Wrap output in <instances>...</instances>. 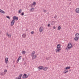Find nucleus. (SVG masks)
<instances>
[{
  "mask_svg": "<svg viewBox=\"0 0 79 79\" xmlns=\"http://www.w3.org/2000/svg\"><path fill=\"white\" fill-rule=\"evenodd\" d=\"M67 46L69 49H70L72 48V44L70 43L68 44Z\"/></svg>",
  "mask_w": 79,
  "mask_h": 79,
  "instance_id": "obj_1",
  "label": "nucleus"
},
{
  "mask_svg": "<svg viewBox=\"0 0 79 79\" xmlns=\"http://www.w3.org/2000/svg\"><path fill=\"white\" fill-rule=\"evenodd\" d=\"M31 56L32 57V60H34V59H35L36 58V55L35 54H34V55H31Z\"/></svg>",
  "mask_w": 79,
  "mask_h": 79,
  "instance_id": "obj_2",
  "label": "nucleus"
},
{
  "mask_svg": "<svg viewBox=\"0 0 79 79\" xmlns=\"http://www.w3.org/2000/svg\"><path fill=\"white\" fill-rule=\"evenodd\" d=\"M44 31V28L42 27H40L39 28V31L40 32H42Z\"/></svg>",
  "mask_w": 79,
  "mask_h": 79,
  "instance_id": "obj_3",
  "label": "nucleus"
},
{
  "mask_svg": "<svg viewBox=\"0 0 79 79\" xmlns=\"http://www.w3.org/2000/svg\"><path fill=\"white\" fill-rule=\"evenodd\" d=\"M28 77V76L27 75V74H25L23 75L22 78L23 79H26L27 77Z\"/></svg>",
  "mask_w": 79,
  "mask_h": 79,
  "instance_id": "obj_4",
  "label": "nucleus"
},
{
  "mask_svg": "<svg viewBox=\"0 0 79 79\" xmlns=\"http://www.w3.org/2000/svg\"><path fill=\"white\" fill-rule=\"evenodd\" d=\"M15 20H16V21H18V17H16V16H14L13 17V20L14 21H15Z\"/></svg>",
  "mask_w": 79,
  "mask_h": 79,
  "instance_id": "obj_5",
  "label": "nucleus"
},
{
  "mask_svg": "<svg viewBox=\"0 0 79 79\" xmlns=\"http://www.w3.org/2000/svg\"><path fill=\"white\" fill-rule=\"evenodd\" d=\"M15 21H14L13 20H12L10 23L11 26H13V25H14V24H15Z\"/></svg>",
  "mask_w": 79,
  "mask_h": 79,
  "instance_id": "obj_6",
  "label": "nucleus"
},
{
  "mask_svg": "<svg viewBox=\"0 0 79 79\" xmlns=\"http://www.w3.org/2000/svg\"><path fill=\"white\" fill-rule=\"evenodd\" d=\"M60 50H61V48H57L56 49V53H57V52H60Z\"/></svg>",
  "mask_w": 79,
  "mask_h": 79,
  "instance_id": "obj_7",
  "label": "nucleus"
},
{
  "mask_svg": "<svg viewBox=\"0 0 79 79\" xmlns=\"http://www.w3.org/2000/svg\"><path fill=\"white\" fill-rule=\"evenodd\" d=\"M43 68H44V66H39L38 67V69H43Z\"/></svg>",
  "mask_w": 79,
  "mask_h": 79,
  "instance_id": "obj_8",
  "label": "nucleus"
},
{
  "mask_svg": "<svg viewBox=\"0 0 79 79\" xmlns=\"http://www.w3.org/2000/svg\"><path fill=\"white\" fill-rule=\"evenodd\" d=\"M48 67H45L44 68H43L44 71H46L48 69Z\"/></svg>",
  "mask_w": 79,
  "mask_h": 79,
  "instance_id": "obj_9",
  "label": "nucleus"
},
{
  "mask_svg": "<svg viewBox=\"0 0 79 79\" xmlns=\"http://www.w3.org/2000/svg\"><path fill=\"white\" fill-rule=\"evenodd\" d=\"M34 10H35V9L32 8L30 9V11L31 12H33V11H34Z\"/></svg>",
  "mask_w": 79,
  "mask_h": 79,
  "instance_id": "obj_10",
  "label": "nucleus"
},
{
  "mask_svg": "<svg viewBox=\"0 0 79 79\" xmlns=\"http://www.w3.org/2000/svg\"><path fill=\"white\" fill-rule=\"evenodd\" d=\"M75 11L77 13H79V8H77L76 9Z\"/></svg>",
  "mask_w": 79,
  "mask_h": 79,
  "instance_id": "obj_11",
  "label": "nucleus"
},
{
  "mask_svg": "<svg viewBox=\"0 0 79 79\" xmlns=\"http://www.w3.org/2000/svg\"><path fill=\"white\" fill-rule=\"evenodd\" d=\"M0 13H3V14H5V12L4 11L2 10L1 9H0Z\"/></svg>",
  "mask_w": 79,
  "mask_h": 79,
  "instance_id": "obj_12",
  "label": "nucleus"
},
{
  "mask_svg": "<svg viewBox=\"0 0 79 79\" xmlns=\"http://www.w3.org/2000/svg\"><path fill=\"white\" fill-rule=\"evenodd\" d=\"M75 36L76 37L79 38V34L78 33L76 34L75 35Z\"/></svg>",
  "mask_w": 79,
  "mask_h": 79,
  "instance_id": "obj_13",
  "label": "nucleus"
},
{
  "mask_svg": "<svg viewBox=\"0 0 79 79\" xmlns=\"http://www.w3.org/2000/svg\"><path fill=\"white\" fill-rule=\"evenodd\" d=\"M22 37L23 38H26V35L25 34H24L22 35Z\"/></svg>",
  "mask_w": 79,
  "mask_h": 79,
  "instance_id": "obj_14",
  "label": "nucleus"
},
{
  "mask_svg": "<svg viewBox=\"0 0 79 79\" xmlns=\"http://www.w3.org/2000/svg\"><path fill=\"white\" fill-rule=\"evenodd\" d=\"M60 47H61V45H60V44H58L57 46V48H60Z\"/></svg>",
  "mask_w": 79,
  "mask_h": 79,
  "instance_id": "obj_15",
  "label": "nucleus"
},
{
  "mask_svg": "<svg viewBox=\"0 0 79 79\" xmlns=\"http://www.w3.org/2000/svg\"><path fill=\"white\" fill-rule=\"evenodd\" d=\"M71 68V67L70 66L69 67H66V68H64L65 69H69Z\"/></svg>",
  "mask_w": 79,
  "mask_h": 79,
  "instance_id": "obj_16",
  "label": "nucleus"
},
{
  "mask_svg": "<svg viewBox=\"0 0 79 79\" xmlns=\"http://www.w3.org/2000/svg\"><path fill=\"white\" fill-rule=\"evenodd\" d=\"M8 58H6L5 60V63H7V62L8 61Z\"/></svg>",
  "mask_w": 79,
  "mask_h": 79,
  "instance_id": "obj_17",
  "label": "nucleus"
},
{
  "mask_svg": "<svg viewBox=\"0 0 79 79\" xmlns=\"http://www.w3.org/2000/svg\"><path fill=\"white\" fill-rule=\"evenodd\" d=\"M79 38H77V37H76L75 38H74V40L75 41H77V40H78V39H79Z\"/></svg>",
  "mask_w": 79,
  "mask_h": 79,
  "instance_id": "obj_18",
  "label": "nucleus"
},
{
  "mask_svg": "<svg viewBox=\"0 0 79 79\" xmlns=\"http://www.w3.org/2000/svg\"><path fill=\"white\" fill-rule=\"evenodd\" d=\"M69 72V70H67L66 71V70H65L64 71L63 73H64V74H66V73H68Z\"/></svg>",
  "mask_w": 79,
  "mask_h": 79,
  "instance_id": "obj_19",
  "label": "nucleus"
},
{
  "mask_svg": "<svg viewBox=\"0 0 79 79\" xmlns=\"http://www.w3.org/2000/svg\"><path fill=\"white\" fill-rule=\"evenodd\" d=\"M36 5V2H34L33 3L32 5H34V6H35Z\"/></svg>",
  "mask_w": 79,
  "mask_h": 79,
  "instance_id": "obj_20",
  "label": "nucleus"
},
{
  "mask_svg": "<svg viewBox=\"0 0 79 79\" xmlns=\"http://www.w3.org/2000/svg\"><path fill=\"white\" fill-rule=\"evenodd\" d=\"M35 53V51H33L32 52V53H31V55H34V54Z\"/></svg>",
  "mask_w": 79,
  "mask_h": 79,
  "instance_id": "obj_21",
  "label": "nucleus"
},
{
  "mask_svg": "<svg viewBox=\"0 0 79 79\" xmlns=\"http://www.w3.org/2000/svg\"><path fill=\"white\" fill-rule=\"evenodd\" d=\"M22 11V10H21V9H20V10H19V12H18V13H21Z\"/></svg>",
  "mask_w": 79,
  "mask_h": 79,
  "instance_id": "obj_22",
  "label": "nucleus"
},
{
  "mask_svg": "<svg viewBox=\"0 0 79 79\" xmlns=\"http://www.w3.org/2000/svg\"><path fill=\"white\" fill-rule=\"evenodd\" d=\"M26 53V52L25 51H22L23 54H25Z\"/></svg>",
  "mask_w": 79,
  "mask_h": 79,
  "instance_id": "obj_23",
  "label": "nucleus"
},
{
  "mask_svg": "<svg viewBox=\"0 0 79 79\" xmlns=\"http://www.w3.org/2000/svg\"><path fill=\"white\" fill-rule=\"evenodd\" d=\"M58 30H60V29H61V27H60V26L58 27Z\"/></svg>",
  "mask_w": 79,
  "mask_h": 79,
  "instance_id": "obj_24",
  "label": "nucleus"
},
{
  "mask_svg": "<svg viewBox=\"0 0 79 79\" xmlns=\"http://www.w3.org/2000/svg\"><path fill=\"white\" fill-rule=\"evenodd\" d=\"M22 76H23V74H21L19 75V77L20 78H21V77H22Z\"/></svg>",
  "mask_w": 79,
  "mask_h": 79,
  "instance_id": "obj_25",
  "label": "nucleus"
},
{
  "mask_svg": "<svg viewBox=\"0 0 79 79\" xmlns=\"http://www.w3.org/2000/svg\"><path fill=\"white\" fill-rule=\"evenodd\" d=\"M6 17L7 18H8V19H10V16H6Z\"/></svg>",
  "mask_w": 79,
  "mask_h": 79,
  "instance_id": "obj_26",
  "label": "nucleus"
},
{
  "mask_svg": "<svg viewBox=\"0 0 79 79\" xmlns=\"http://www.w3.org/2000/svg\"><path fill=\"white\" fill-rule=\"evenodd\" d=\"M1 76H4V73H1Z\"/></svg>",
  "mask_w": 79,
  "mask_h": 79,
  "instance_id": "obj_27",
  "label": "nucleus"
},
{
  "mask_svg": "<svg viewBox=\"0 0 79 79\" xmlns=\"http://www.w3.org/2000/svg\"><path fill=\"white\" fill-rule=\"evenodd\" d=\"M19 60H21V56H20L18 59Z\"/></svg>",
  "mask_w": 79,
  "mask_h": 79,
  "instance_id": "obj_28",
  "label": "nucleus"
},
{
  "mask_svg": "<svg viewBox=\"0 0 79 79\" xmlns=\"http://www.w3.org/2000/svg\"><path fill=\"white\" fill-rule=\"evenodd\" d=\"M5 74H5V73H7V70H5L4 71Z\"/></svg>",
  "mask_w": 79,
  "mask_h": 79,
  "instance_id": "obj_29",
  "label": "nucleus"
},
{
  "mask_svg": "<svg viewBox=\"0 0 79 79\" xmlns=\"http://www.w3.org/2000/svg\"><path fill=\"white\" fill-rule=\"evenodd\" d=\"M68 47H68V46L67 47H66L65 50H68Z\"/></svg>",
  "mask_w": 79,
  "mask_h": 79,
  "instance_id": "obj_30",
  "label": "nucleus"
},
{
  "mask_svg": "<svg viewBox=\"0 0 79 79\" xmlns=\"http://www.w3.org/2000/svg\"><path fill=\"white\" fill-rule=\"evenodd\" d=\"M24 12L22 13H21L22 16H24Z\"/></svg>",
  "mask_w": 79,
  "mask_h": 79,
  "instance_id": "obj_31",
  "label": "nucleus"
},
{
  "mask_svg": "<svg viewBox=\"0 0 79 79\" xmlns=\"http://www.w3.org/2000/svg\"><path fill=\"white\" fill-rule=\"evenodd\" d=\"M15 79H21V78H19V77H16Z\"/></svg>",
  "mask_w": 79,
  "mask_h": 79,
  "instance_id": "obj_32",
  "label": "nucleus"
},
{
  "mask_svg": "<svg viewBox=\"0 0 79 79\" xmlns=\"http://www.w3.org/2000/svg\"><path fill=\"white\" fill-rule=\"evenodd\" d=\"M8 37H11V35H10L9 34H8V35H7Z\"/></svg>",
  "mask_w": 79,
  "mask_h": 79,
  "instance_id": "obj_33",
  "label": "nucleus"
},
{
  "mask_svg": "<svg viewBox=\"0 0 79 79\" xmlns=\"http://www.w3.org/2000/svg\"><path fill=\"white\" fill-rule=\"evenodd\" d=\"M56 18H57V16L55 15V16L54 17V18H55V19H56Z\"/></svg>",
  "mask_w": 79,
  "mask_h": 79,
  "instance_id": "obj_34",
  "label": "nucleus"
},
{
  "mask_svg": "<svg viewBox=\"0 0 79 79\" xmlns=\"http://www.w3.org/2000/svg\"><path fill=\"white\" fill-rule=\"evenodd\" d=\"M49 58H50V57H48V58H46V60H49Z\"/></svg>",
  "mask_w": 79,
  "mask_h": 79,
  "instance_id": "obj_35",
  "label": "nucleus"
},
{
  "mask_svg": "<svg viewBox=\"0 0 79 79\" xmlns=\"http://www.w3.org/2000/svg\"><path fill=\"white\" fill-rule=\"evenodd\" d=\"M19 59H18L17 60V63H18V62H19Z\"/></svg>",
  "mask_w": 79,
  "mask_h": 79,
  "instance_id": "obj_36",
  "label": "nucleus"
},
{
  "mask_svg": "<svg viewBox=\"0 0 79 79\" xmlns=\"http://www.w3.org/2000/svg\"><path fill=\"white\" fill-rule=\"evenodd\" d=\"M50 26V24H48V27H49V26Z\"/></svg>",
  "mask_w": 79,
  "mask_h": 79,
  "instance_id": "obj_37",
  "label": "nucleus"
},
{
  "mask_svg": "<svg viewBox=\"0 0 79 79\" xmlns=\"http://www.w3.org/2000/svg\"><path fill=\"white\" fill-rule=\"evenodd\" d=\"M34 32L32 31L31 32V34H34Z\"/></svg>",
  "mask_w": 79,
  "mask_h": 79,
  "instance_id": "obj_38",
  "label": "nucleus"
},
{
  "mask_svg": "<svg viewBox=\"0 0 79 79\" xmlns=\"http://www.w3.org/2000/svg\"><path fill=\"white\" fill-rule=\"evenodd\" d=\"M53 29H56V27H54Z\"/></svg>",
  "mask_w": 79,
  "mask_h": 79,
  "instance_id": "obj_39",
  "label": "nucleus"
},
{
  "mask_svg": "<svg viewBox=\"0 0 79 79\" xmlns=\"http://www.w3.org/2000/svg\"><path fill=\"white\" fill-rule=\"evenodd\" d=\"M2 34V31H0V34Z\"/></svg>",
  "mask_w": 79,
  "mask_h": 79,
  "instance_id": "obj_40",
  "label": "nucleus"
},
{
  "mask_svg": "<svg viewBox=\"0 0 79 79\" xmlns=\"http://www.w3.org/2000/svg\"><path fill=\"white\" fill-rule=\"evenodd\" d=\"M46 10H44V12H45V13H46Z\"/></svg>",
  "mask_w": 79,
  "mask_h": 79,
  "instance_id": "obj_41",
  "label": "nucleus"
},
{
  "mask_svg": "<svg viewBox=\"0 0 79 79\" xmlns=\"http://www.w3.org/2000/svg\"><path fill=\"white\" fill-rule=\"evenodd\" d=\"M6 34V35H8V33H7Z\"/></svg>",
  "mask_w": 79,
  "mask_h": 79,
  "instance_id": "obj_42",
  "label": "nucleus"
},
{
  "mask_svg": "<svg viewBox=\"0 0 79 79\" xmlns=\"http://www.w3.org/2000/svg\"><path fill=\"white\" fill-rule=\"evenodd\" d=\"M31 7H32V6L31 5Z\"/></svg>",
  "mask_w": 79,
  "mask_h": 79,
  "instance_id": "obj_43",
  "label": "nucleus"
},
{
  "mask_svg": "<svg viewBox=\"0 0 79 79\" xmlns=\"http://www.w3.org/2000/svg\"><path fill=\"white\" fill-rule=\"evenodd\" d=\"M69 0L70 1H71V0Z\"/></svg>",
  "mask_w": 79,
  "mask_h": 79,
  "instance_id": "obj_44",
  "label": "nucleus"
},
{
  "mask_svg": "<svg viewBox=\"0 0 79 79\" xmlns=\"http://www.w3.org/2000/svg\"><path fill=\"white\" fill-rule=\"evenodd\" d=\"M27 31V30H26V31Z\"/></svg>",
  "mask_w": 79,
  "mask_h": 79,
  "instance_id": "obj_45",
  "label": "nucleus"
},
{
  "mask_svg": "<svg viewBox=\"0 0 79 79\" xmlns=\"http://www.w3.org/2000/svg\"><path fill=\"white\" fill-rule=\"evenodd\" d=\"M71 3H70V4H71Z\"/></svg>",
  "mask_w": 79,
  "mask_h": 79,
  "instance_id": "obj_46",
  "label": "nucleus"
},
{
  "mask_svg": "<svg viewBox=\"0 0 79 79\" xmlns=\"http://www.w3.org/2000/svg\"><path fill=\"white\" fill-rule=\"evenodd\" d=\"M49 6H50V5H49Z\"/></svg>",
  "mask_w": 79,
  "mask_h": 79,
  "instance_id": "obj_47",
  "label": "nucleus"
}]
</instances>
